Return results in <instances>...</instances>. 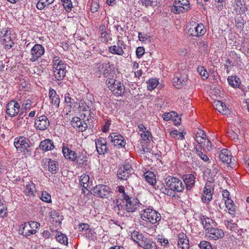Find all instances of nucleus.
I'll use <instances>...</instances> for the list:
<instances>
[{
	"label": "nucleus",
	"mask_w": 249,
	"mask_h": 249,
	"mask_svg": "<svg viewBox=\"0 0 249 249\" xmlns=\"http://www.w3.org/2000/svg\"><path fill=\"white\" fill-rule=\"evenodd\" d=\"M53 70L54 80L61 81L64 79L66 73L67 65L60 60L59 57L55 56L53 60Z\"/></svg>",
	"instance_id": "obj_2"
},
{
	"label": "nucleus",
	"mask_w": 249,
	"mask_h": 249,
	"mask_svg": "<svg viewBox=\"0 0 249 249\" xmlns=\"http://www.w3.org/2000/svg\"><path fill=\"white\" fill-rule=\"evenodd\" d=\"M99 7V5L97 2H92L91 5L90 10L91 12L94 13L98 10Z\"/></svg>",
	"instance_id": "obj_64"
},
{
	"label": "nucleus",
	"mask_w": 249,
	"mask_h": 249,
	"mask_svg": "<svg viewBox=\"0 0 249 249\" xmlns=\"http://www.w3.org/2000/svg\"><path fill=\"white\" fill-rule=\"evenodd\" d=\"M23 193L28 197L34 198L36 193V184L32 181L28 182L23 185Z\"/></svg>",
	"instance_id": "obj_17"
},
{
	"label": "nucleus",
	"mask_w": 249,
	"mask_h": 249,
	"mask_svg": "<svg viewBox=\"0 0 249 249\" xmlns=\"http://www.w3.org/2000/svg\"><path fill=\"white\" fill-rule=\"evenodd\" d=\"M139 246L144 249H157L156 243L146 237L141 242H139Z\"/></svg>",
	"instance_id": "obj_27"
},
{
	"label": "nucleus",
	"mask_w": 249,
	"mask_h": 249,
	"mask_svg": "<svg viewBox=\"0 0 249 249\" xmlns=\"http://www.w3.org/2000/svg\"><path fill=\"white\" fill-rule=\"evenodd\" d=\"M201 222L203 225L204 228L205 229L206 231H209L210 229H212L214 226H215V222L212 219L205 217L202 216L201 217Z\"/></svg>",
	"instance_id": "obj_30"
},
{
	"label": "nucleus",
	"mask_w": 249,
	"mask_h": 249,
	"mask_svg": "<svg viewBox=\"0 0 249 249\" xmlns=\"http://www.w3.org/2000/svg\"><path fill=\"white\" fill-rule=\"evenodd\" d=\"M55 238L56 240L62 244L67 245L68 244V238L67 236L60 231H56Z\"/></svg>",
	"instance_id": "obj_36"
},
{
	"label": "nucleus",
	"mask_w": 249,
	"mask_h": 249,
	"mask_svg": "<svg viewBox=\"0 0 249 249\" xmlns=\"http://www.w3.org/2000/svg\"><path fill=\"white\" fill-rule=\"evenodd\" d=\"M196 154L201 158V159H202L204 161L206 162L209 161L210 160L208 156L206 154L204 153L201 151L197 150Z\"/></svg>",
	"instance_id": "obj_55"
},
{
	"label": "nucleus",
	"mask_w": 249,
	"mask_h": 249,
	"mask_svg": "<svg viewBox=\"0 0 249 249\" xmlns=\"http://www.w3.org/2000/svg\"><path fill=\"white\" fill-rule=\"evenodd\" d=\"M206 32V29L202 24H198L193 22L191 27L188 29V33L194 37H200L203 36Z\"/></svg>",
	"instance_id": "obj_9"
},
{
	"label": "nucleus",
	"mask_w": 249,
	"mask_h": 249,
	"mask_svg": "<svg viewBox=\"0 0 249 249\" xmlns=\"http://www.w3.org/2000/svg\"><path fill=\"white\" fill-rule=\"evenodd\" d=\"M117 80H115L113 78H109L107 79L106 81V84L107 85L108 88L110 90H111V87H113L117 82Z\"/></svg>",
	"instance_id": "obj_59"
},
{
	"label": "nucleus",
	"mask_w": 249,
	"mask_h": 249,
	"mask_svg": "<svg viewBox=\"0 0 249 249\" xmlns=\"http://www.w3.org/2000/svg\"><path fill=\"white\" fill-rule=\"evenodd\" d=\"M49 96L52 105L56 107H58L60 99L59 95L57 94L56 91L54 89L51 88L49 90Z\"/></svg>",
	"instance_id": "obj_29"
},
{
	"label": "nucleus",
	"mask_w": 249,
	"mask_h": 249,
	"mask_svg": "<svg viewBox=\"0 0 249 249\" xmlns=\"http://www.w3.org/2000/svg\"><path fill=\"white\" fill-rule=\"evenodd\" d=\"M140 215L142 220L152 224H155L161 220L160 214L151 207L141 210Z\"/></svg>",
	"instance_id": "obj_3"
},
{
	"label": "nucleus",
	"mask_w": 249,
	"mask_h": 249,
	"mask_svg": "<svg viewBox=\"0 0 249 249\" xmlns=\"http://www.w3.org/2000/svg\"><path fill=\"white\" fill-rule=\"evenodd\" d=\"M39 148L43 151L52 150L54 148L53 142L50 139H45L41 142Z\"/></svg>",
	"instance_id": "obj_31"
},
{
	"label": "nucleus",
	"mask_w": 249,
	"mask_h": 249,
	"mask_svg": "<svg viewBox=\"0 0 249 249\" xmlns=\"http://www.w3.org/2000/svg\"><path fill=\"white\" fill-rule=\"evenodd\" d=\"M144 177L147 182L153 185L156 182L155 176L152 172L147 171L144 174Z\"/></svg>",
	"instance_id": "obj_37"
},
{
	"label": "nucleus",
	"mask_w": 249,
	"mask_h": 249,
	"mask_svg": "<svg viewBox=\"0 0 249 249\" xmlns=\"http://www.w3.org/2000/svg\"><path fill=\"white\" fill-rule=\"evenodd\" d=\"M213 198V193H203L202 196V200L205 203H209Z\"/></svg>",
	"instance_id": "obj_50"
},
{
	"label": "nucleus",
	"mask_w": 249,
	"mask_h": 249,
	"mask_svg": "<svg viewBox=\"0 0 249 249\" xmlns=\"http://www.w3.org/2000/svg\"><path fill=\"white\" fill-rule=\"evenodd\" d=\"M224 223L228 229L233 231H236L238 230L237 225L233 223L232 220H225Z\"/></svg>",
	"instance_id": "obj_41"
},
{
	"label": "nucleus",
	"mask_w": 249,
	"mask_h": 249,
	"mask_svg": "<svg viewBox=\"0 0 249 249\" xmlns=\"http://www.w3.org/2000/svg\"><path fill=\"white\" fill-rule=\"evenodd\" d=\"M113 87H111V90L116 96H121L124 93L125 87L120 82L117 81Z\"/></svg>",
	"instance_id": "obj_28"
},
{
	"label": "nucleus",
	"mask_w": 249,
	"mask_h": 249,
	"mask_svg": "<svg viewBox=\"0 0 249 249\" xmlns=\"http://www.w3.org/2000/svg\"><path fill=\"white\" fill-rule=\"evenodd\" d=\"M132 239L136 242L139 245V242H141L144 238L142 233H140L137 231H133L131 233Z\"/></svg>",
	"instance_id": "obj_39"
},
{
	"label": "nucleus",
	"mask_w": 249,
	"mask_h": 249,
	"mask_svg": "<svg viewBox=\"0 0 249 249\" xmlns=\"http://www.w3.org/2000/svg\"><path fill=\"white\" fill-rule=\"evenodd\" d=\"M165 182L168 187L174 192L182 193L185 189L183 182L178 178L169 176L165 178Z\"/></svg>",
	"instance_id": "obj_6"
},
{
	"label": "nucleus",
	"mask_w": 249,
	"mask_h": 249,
	"mask_svg": "<svg viewBox=\"0 0 249 249\" xmlns=\"http://www.w3.org/2000/svg\"><path fill=\"white\" fill-rule=\"evenodd\" d=\"M148 83L147 89L148 90H152L155 89L159 84V81L157 79H149Z\"/></svg>",
	"instance_id": "obj_42"
},
{
	"label": "nucleus",
	"mask_w": 249,
	"mask_h": 249,
	"mask_svg": "<svg viewBox=\"0 0 249 249\" xmlns=\"http://www.w3.org/2000/svg\"><path fill=\"white\" fill-rule=\"evenodd\" d=\"M111 124V121L108 119H107L105 121V124L103 125L102 130L104 132H107L108 131L109 126Z\"/></svg>",
	"instance_id": "obj_58"
},
{
	"label": "nucleus",
	"mask_w": 249,
	"mask_h": 249,
	"mask_svg": "<svg viewBox=\"0 0 249 249\" xmlns=\"http://www.w3.org/2000/svg\"><path fill=\"white\" fill-rule=\"evenodd\" d=\"M78 227L80 231H88L89 229V226L86 223H80Z\"/></svg>",
	"instance_id": "obj_62"
},
{
	"label": "nucleus",
	"mask_w": 249,
	"mask_h": 249,
	"mask_svg": "<svg viewBox=\"0 0 249 249\" xmlns=\"http://www.w3.org/2000/svg\"><path fill=\"white\" fill-rule=\"evenodd\" d=\"M100 74H105L108 72V65L107 63L101 62L96 64Z\"/></svg>",
	"instance_id": "obj_35"
},
{
	"label": "nucleus",
	"mask_w": 249,
	"mask_h": 249,
	"mask_svg": "<svg viewBox=\"0 0 249 249\" xmlns=\"http://www.w3.org/2000/svg\"><path fill=\"white\" fill-rule=\"evenodd\" d=\"M62 153L65 158L69 160L75 161L77 158L75 152L65 146L64 143L63 144Z\"/></svg>",
	"instance_id": "obj_23"
},
{
	"label": "nucleus",
	"mask_w": 249,
	"mask_h": 249,
	"mask_svg": "<svg viewBox=\"0 0 249 249\" xmlns=\"http://www.w3.org/2000/svg\"><path fill=\"white\" fill-rule=\"evenodd\" d=\"M110 192V189L107 186L99 184L93 188L91 193L94 196L107 198L109 197Z\"/></svg>",
	"instance_id": "obj_8"
},
{
	"label": "nucleus",
	"mask_w": 249,
	"mask_h": 249,
	"mask_svg": "<svg viewBox=\"0 0 249 249\" xmlns=\"http://www.w3.org/2000/svg\"><path fill=\"white\" fill-rule=\"evenodd\" d=\"M207 234L210 238L214 240L221 238L224 235L223 230L213 227L210 229V231H207Z\"/></svg>",
	"instance_id": "obj_26"
},
{
	"label": "nucleus",
	"mask_w": 249,
	"mask_h": 249,
	"mask_svg": "<svg viewBox=\"0 0 249 249\" xmlns=\"http://www.w3.org/2000/svg\"><path fill=\"white\" fill-rule=\"evenodd\" d=\"M133 173L131 165L129 164L121 165L117 171L118 178L122 180H126Z\"/></svg>",
	"instance_id": "obj_10"
},
{
	"label": "nucleus",
	"mask_w": 249,
	"mask_h": 249,
	"mask_svg": "<svg viewBox=\"0 0 249 249\" xmlns=\"http://www.w3.org/2000/svg\"><path fill=\"white\" fill-rule=\"evenodd\" d=\"M228 81L230 86L235 88H239L241 83L240 78L236 76H229Z\"/></svg>",
	"instance_id": "obj_33"
},
{
	"label": "nucleus",
	"mask_w": 249,
	"mask_h": 249,
	"mask_svg": "<svg viewBox=\"0 0 249 249\" xmlns=\"http://www.w3.org/2000/svg\"><path fill=\"white\" fill-rule=\"evenodd\" d=\"M171 135L174 137H177L178 135V139L182 140L184 139V136L182 133H181L177 131H172Z\"/></svg>",
	"instance_id": "obj_63"
},
{
	"label": "nucleus",
	"mask_w": 249,
	"mask_h": 249,
	"mask_svg": "<svg viewBox=\"0 0 249 249\" xmlns=\"http://www.w3.org/2000/svg\"><path fill=\"white\" fill-rule=\"evenodd\" d=\"M141 137L143 141H150L152 139V134L148 130H146V131L142 132L141 134Z\"/></svg>",
	"instance_id": "obj_51"
},
{
	"label": "nucleus",
	"mask_w": 249,
	"mask_h": 249,
	"mask_svg": "<svg viewBox=\"0 0 249 249\" xmlns=\"http://www.w3.org/2000/svg\"><path fill=\"white\" fill-rule=\"evenodd\" d=\"M40 199L43 201H44L47 203H50L51 202V195L46 191H42Z\"/></svg>",
	"instance_id": "obj_48"
},
{
	"label": "nucleus",
	"mask_w": 249,
	"mask_h": 249,
	"mask_svg": "<svg viewBox=\"0 0 249 249\" xmlns=\"http://www.w3.org/2000/svg\"><path fill=\"white\" fill-rule=\"evenodd\" d=\"M50 126V122L45 115L37 117L35 121V126L36 129L40 130H45Z\"/></svg>",
	"instance_id": "obj_16"
},
{
	"label": "nucleus",
	"mask_w": 249,
	"mask_h": 249,
	"mask_svg": "<svg viewBox=\"0 0 249 249\" xmlns=\"http://www.w3.org/2000/svg\"><path fill=\"white\" fill-rule=\"evenodd\" d=\"M33 104V102L31 100L27 99L25 100L22 105V107H24L25 109H30Z\"/></svg>",
	"instance_id": "obj_57"
},
{
	"label": "nucleus",
	"mask_w": 249,
	"mask_h": 249,
	"mask_svg": "<svg viewBox=\"0 0 249 249\" xmlns=\"http://www.w3.org/2000/svg\"><path fill=\"white\" fill-rule=\"evenodd\" d=\"M136 54L138 58L141 57L144 53V49L142 47H139L136 50Z\"/></svg>",
	"instance_id": "obj_60"
},
{
	"label": "nucleus",
	"mask_w": 249,
	"mask_h": 249,
	"mask_svg": "<svg viewBox=\"0 0 249 249\" xmlns=\"http://www.w3.org/2000/svg\"><path fill=\"white\" fill-rule=\"evenodd\" d=\"M49 171L52 174H56L59 170L58 163L53 160L51 159L48 161Z\"/></svg>",
	"instance_id": "obj_32"
},
{
	"label": "nucleus",
	"mask_w": 249,
	"mask_h": 249,
	"mask_svg": "<svg viewBox=\"0 0 249 249\" xmlns=\"http://www.w3.org/2000/svg\"><path fill=\"white\" fill-rule=\"evenodd\" d=\"M63 5L67 12L71 11L72 4L71 0H61Z\"/></svg>",
	"instance_id": "obj_46"
},
{
	"label": "nucleus",
	"mask_w": 249,
	"mask_h": 249,
	"mask_svg": "<svg viewBox=\"0 0 249 249\" xmlns=\"http://www.w3.org/2000/svg\"><path fill=\"white\" fill-rule=\"evenodd\" d=\"M80 184L81 186L86 189L88 187L89 183V175H83L80 177Z\"/></svg>",
	"instance_id": "obj_38"
},
{
	"label": "nucleus",
	"mask_w": 249,
	"mask_h": 249,
	"mask_svg": "<svg viewBox=\"0 0 249 249\" xmlns=\"http://www.w3.org/2000/svg\"><path fill=\"white\" fill-rule=\"evenodd\" d=\"M201 249H212V246L209 242L206 241H201L199 245Z\"/></svg>",
	"instance_id": "obj_54"
},
{
	"label": "nucleus",
	"mask_w": 249,
	"mask_h": 249,
	"mask_svg": "<svg viewBox=\"0 0 249 249\" xmlns=\"http://www.w3.org/2000/svg\"><path fill=\"white\" fill-rule=\"evenodd\" d=\"M71 124L74 128L80 132L85 131L88 127L87 124L78 117H73L71 121Z\"/></svg>",
	"instance_id": "obj_20"
},
{
	"label": "nucleus",
	"mask_w": 249,
	"mask_h": 249,
	"mask_svg": "<svg viewBox=\"0 0 249 249\" xmlns=\"http://www.w3.org/2000/svg\"><path fill=\"white\" fill-rule=\"evenodd\" d=\"M178 4H182L183 8H187V11L191 9V6L189 0H178Z\"/></svg>",
	"instance_id": "obj_52"
},
{
	"label": "nucleus",
	"mask_w": 249,
	"mask_h": 249,
	"mask_svg": "<svg viewBox=\"0 0 249 249\" xmlns=\"http://www.w3.org/2000/svg\"><path fill=\"white\" fill-rule=\"evenodd\" d=\"M220 160L228 165L232 163L231 152L227 149H223L217 153Z\"/></svg>",
	"instance_id": "obj_18"
},
{
	"label": "nucleus",
	"mask_w": 249,
	"mask_h": 249,
	"mask_svg": "<svg viewBox=\"0 0 249 249\" xmlns=\"http://www.w3.org/2000/svg\"><path fill=\"white\" fill-rule=\"evenodd\" d=\"M108 139L116 146L124 147L126 144L124 138L119 133H111L108 137Z\"/></svg>",
	"instance_id": "obj_13"
},
{
	"label": "nucleus",
	"mask_w": 249,
	"mask_h": 249,
	"mask_svg": "<svg viewBox=\"0 0 249 249\" xmlns=\"http://www.w3.org/2000/svg\"><path fill=\"white\" fill-rule=\"evenodd\" d=\"M213 107L222 115L227 116L230 114L231 111L230 109L221 101H215L213 103Z\"/></svg>",
	"instance_id": "obj_24"
},
{
	"label": "nucleus",
	"mask_w": 249,
	"mask_h": 249,
	"mask_svg": "<svg viewBox=\"0 0 249 249\" xmlns=\"http://www.w3.org/2000/svg\"><path fill=\"white\" fill-rule=\"evenodd\" d=\"M178 3L175 1L174 3L173 6L171 8V11L176 14H180L181 13L187 12V8H183L182 6H178Z\"/></svg>",
	"instance_id": "obj_34"
},
{
	"label": "nucleus",
	"mask_w": 249,
	"mask_h": 249,
	"mask_svg": "<svg viewBox=\"0 0 249 249\" xmlns=\"http://www.w3.org/2000/svg\"><path fill=\"white\" fill-rule=\"evenodd\" d=\"M203 142H204L202 146L206 148L208 151L211 150L212 149V143L208 139H205L204 141H203Z\"/></svg>",
	"instance_id": "obj_56"
},
{
	"label": "nucleus",
	"mask_w": 249,
	"mask_h": 249,
	"mask_svg": "<svg viewBox=\"0 0 249 249\" xmlns=\"http://www.w3.org/2000/svg\"><path fill=\"white\" fill-rule=\"evenodd\" d=\"M77 161L81 167H85L88 165V160L86 157L84 155L77 157Z\"/></svg>",
	"instance_id": "obj_45"
},
{
	"label": "nucleus",
	"mask_w": 249,
	"mask_h": 249,
	"mask_svg": "<svg viewBox=\"0 0 249 249\" xmlns=\"http://www.w3.org/2000/svg\"><path fill=\"white\" fill-rule=\"evenodd\" d=\"M65 102L67 104L68 106L71 107L75 103L74 100L71 97L69 93H67L65 95Z\"/></svg>",
	"instance_id": "obj_49"
},
{
	"label": "nucleus",
	"mask_w": 249,
	"mask_h": 249,
	"mask_svg": "<svg viewBox=\"0 0 249 249\" xmlns=\"http://www.w3.org/2000/svg\"><path fill=\"white\" fill-rule=\"evenodd\" d=\"M225 204L227 208L228 213L231 214L232 217H235L237 208L235 205L233 201L231 199H225Z\"/></svg>",
	"instance_id": "obj_25"
},
{
	"label": "nucleus",
	"mask_w": 249,
	"mask_h": 249,
	"mask_svg": "<svg viewBox=\"0 0 249 249\" xmlns=\"http://www.w3.org/2000/svg\"><path fill=\"white\" fill-rule=\"evenodd\" d=\"M118 210H125L128 213H133L139 208L141 204L139 199L135 197L125 196L124 200L116 199L113 201Z\"/></svg>",
	"instance_id": "obj_1"
},
{
	"label": "nucleus",
	"mask_w": 249,
	"mask_h": 249,
	"mask_svg": "<svg viewBox=\"0 0 249 249\" xmlns=\"http://www.w3.org/2000/svg\"><path fill=\"white\" fill-rule=\"evenodd\" d=\"M40 226V223L36 221L25 222L20 226L19 232L23 236L27 237L35 234Z\"/></svg>",
	"instance_id": "obj_5"
},
{
	"label": "nucleus",
	"mask_w": 249,
	"mask_h": 249,
	"mask_svg": "<svg viewBox=\"0 0 249 249\" xmlns=\"http://www.w3.org/2000/svg\"><path fill=\"white\" fill-rule=\"evenodd\" d=\"M219 172V170L215 167H213V170L211 178H209L210 182H213L215 180V177L216 174Z\"/></svg>",
	"instance_id": "obj_61"
},
{
	"label": "nucleus",
	"mask_w": 249,
	"mask_h": 249,
	"mask_svg": "<svg viewBox=\"0 0 249 249\" xmlns=\"http://www.w3.org/2000/svg\"><path fill=\"white\" fill-rule=\"evenodd\" d=\"M197 71L203 80H206L208 78V73L204 67L201 66H198L197 68Z\"/></svg>",
	"instance_id": "obj_43"
},
{
	"label": "nucleus",
	"mask_w": 249,
	"mask_h": 249,
	"mask_svg": "<svg viewBox=\"0 0 249 249\" xmlns=\"http://www.w3.org/2000/svg\"><path fill=\"white\" fill-rule=\"evenodd\" d=\"M7 208L5 201L0 199V216H4L6 213Z\"/></svg>",
	"instance_id": "obj_44"
},
{
	"label": "nucleus",
	"mask_w": 249,
	"mask_h": 249,
	"mask_svg": "<svg viewBox=\"0 0 249 249\" xmlns=\"http://www.w3.org/2000/svg\"><path fill=\"white\" fill-rule=\"evenodd\" d=\"M161 191L164 194L173 197L175 196V193L173 190H171L170 188L162 187L161 189Z\"/></svg>",
	"instance_id": "obj_47"
},
{
	"label": "nucleus",
	"mask_w": 249,
	"mask_h": 249,
	"mask_svg": "<svg viewBox=\"0 0 249 249\" xmlns=\"http://www.w3.org/2000/svg\"><path fill=\"white\" fill-rule=\"evenodd\" d=\"M54 0H39L36 4V8L39 10H42L44 7L52 3Z\"/></svg>",
	"instance_id": "obj_40"
},
{
	"label": "nucleus",
	"mask_w": 249,
	"mask_h": 249,
	"mask_svg": "<svg viewBox=\"0 0 249 249\" xmlns=\"http://www.w3.org/2000/svg\"><path fill=\"white\" fill-rule=\"evenodd\" d=\"M183 180L185 184V188L187 191H190L195 186L196 178L193 175L187 174L183 175Z\"/></svg>",
	"instance_id": "obj_21"
},
{
	"label": "nucleus",
	"mask_w": 249,
	"mask_h": 249,
	"mask_svg": "<svg viewBox=\"0 0 249 249\" xmlns=\"http://www.w3.org/2000/svg\"><path fill=\"white\" fill-rule=\"evenodd\" d=\"M178 249H189L190 248L189 241L186 234L184 232H179L178 235Z\"/></svg>",
	"instance_id": "obj_19"
},
{
	"label": "nucleus",
	"mask_w": 249,
	"mask_h": 249,
	"mask_svg": "<svg viewBox=\"0 0 249 249\" xmlns=\"http://www.w3.org/2000/svg\"><path fill=\"white\" fill-rule=\"evenodd\" d=\"M0 38L2 45L5 49L9 50L15 45V36L8 28L0 29Z\"/></svg>",
	"instance_id": "obj_4"
},
{
	"label": "nucleus",
	"mask_w": 249,
	"mask_h": 249,
	"mask_svg": "<svg viewBox=\"0 0 249 249\" xmlns=\"http://www.w3.org/2000/svg\"><path fill=\"white\" fill-rule=\"evenodd\" d=\"M107 141L103 138H99L96 142V148L97 152L100 155L104 154L107 152Z\"/></svg>",
	"instance_id": "obj_22"
},
{
	"label": "nucleus",
	"mask_w": 249,
	"mask_h": 249,
	"mask_svg": "<svg viewBox=\"0 0 249 249\" xmlns=\"http://www.w3.org/2000/svg\"><path fill=\"white\" fill-rule=\"evenodd\" d=\"M78 107L80 110L82 111H87L89 110V107L83 101L79 102Z\"/></svg>",
	"instance_id": "obj_53"
},
{
	"label": "nucleus",
	"mask_w": 249,
	"mask_h": 249,
	"mask_svg": "<svg viewBox=\"0 0 249 249\" xmlns=\"http://www.w3.org/2000/svg\"><path fill=\"white\" fill-rule=\"evenodd\" d=\"M118 40L116 45L111 46L108 48V52L113 54L123 55L124 53V49H125V44L123 40L121 39V36H117Z\"/></svg>",
	"instance_id": "obj_11"
},
{
	"label": "nucleus",
	"mask_w": 249,
	"mask_h": 249,
	"mask_svg": "<svg viewBox=\"0 0 249 249\" xmlns=\"http://www.w3.org/2000/svg\"><path fill=\"white\" fill-rule=\"evenodd\" d=\"M45 53V48L41 44H36L31 49V57L30 61L34 62L37 60Z\"/></svg>",
	"instance_id": "obj_12"
},
{
	"label": "nucleus",
	"mask_w": 249,
	"mask_h": 249,
	"mask_svg": "<svg viewBox=\"0 0 249 249\" xmlns=\"http://www.w3.org/2000/svg\"><path fill=\"white\" fill-rule=\"evenodd\" d=\"M188 80V75L185 73H177L174 78L172 81L174 86L177 89H180L185 86Z\"/></svg>",
	"instance_id": "obj_15"
},
{
	"label": "nucleus",
	"mask_w": 249,
	"mask_h": 249,
	"mask_svg": "<svg viewBox=\"0 0 249 249\" xmlns=\"http://www.w3.org/2000/svg\"><path fill=\"white\" fill-rule=\"evenodd\" d=\"M19 109V103L15 100H12L7 105L6 112L9 116L14 117L18 114Z\"/></svg>",
	"instance_id": "obj_14"
},
{
	"label": "nucleus",
	"mask_w": 249,
	"mask_h": 249,
	"mask_svg": "<svg viewBox=\"0 0 249 249\" xmlns=\"http://www.w3.org/2000/svg\"><path fill=\"white\" fill-rule=\"evenodd\" d=\"M30 140L24 137L15 139L14 144L18 152H28L30 151Z\"/></svg>",
	"instance_id": "obj_7"
}]
</instances>
